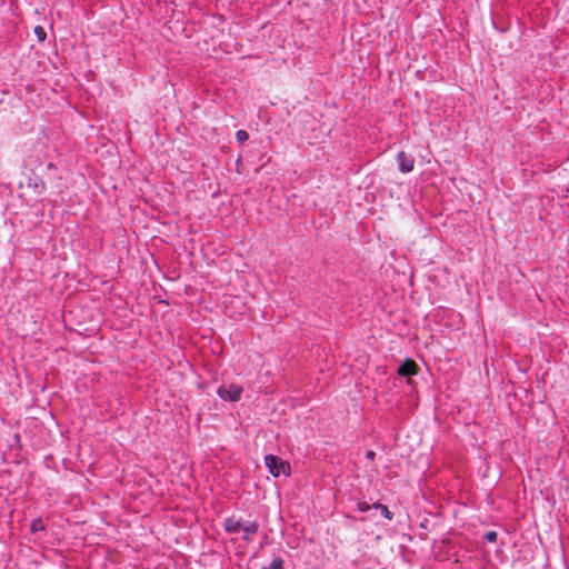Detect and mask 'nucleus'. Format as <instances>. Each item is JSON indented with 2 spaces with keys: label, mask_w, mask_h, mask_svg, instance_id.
Listing matches in <instances>:
<instances>
[{
  "label": "nucleus",
  "mask_w": 569,
  "mask_h": 569,
  "mask_svg": "<svg viewBox=\"0 0 569 569\" xmlns=\"http://www.w3.org/2000/svg\"><path fill=\"white\" fill-rule=\"evenodd\" d=\"M266 467L269 469V472L273 477H279L280 475L288 476L290 473V466L288 462L283 461L277 456L268 455L264 457Z\"/></svg>",
  "instance_id": "1"
},
{
  "label": "nucleus",
  "mask_w": 569,
  "mask_h": 569,
  "mask_svg": "<svg viewBox=\"0 0 569 569\" xmlns=\"http://www.w3.org/2000/svg\"><path fill=\"white\" fill-rule=\"evenodd\" d=\"M242 393V387L236 383L221 386L218 389V395L223 400L238 401Z\"/></svg>",
  "instance_id": "2"
},
{
  "label": "nucleus",
  "mask_w": 569,
  "mask_h": 569,
  "mask_svg": "<svg viewBox=\"0 0 569 569\" xmlns=\"http://www.w3.org/2000/svg\"><path fill=\"white\" fill-rule=\"evenodd\" d=\"M398 163L399 170L402 173H409L413 170L415 160L411 156L407 154L405 151H401L398 154Z\"/></svg>",
  "instance_id": "3"
},
{
  "label": "nucleus",
  "mask_w": 569,
  "mask_h": 569,
  "mask_svg": "<svg viewBox=\"0 0 569 569\" xmlns=\"http://www.w3.org/2000/svg\"><path fill=\"white\" fill-rule=\"evenodd\" d=\"M418 366L412 359H406L398 369V373L403 377L417 375Z\"/></svg>",
  "instance_id": "4"
},
{
  "label": "nucleus",
  "mask_w": 569,
  "mask_h": 569,
  "mask_svg": "<svg viewBox=\"0 0 569 569\" xmlns=\"http://www.w3.org/2000/svg\"><path fill=\"white\" fill-rule=\"evenodd\" d=\"M243 539L250 540L253 535L259 530V525L256 521L242 522Z\"/></svg>",
  "instance_id": "5"
},
{
  "label": "nucleus",
  "mask_w": 569,
  "mask_h": 569,
  "mask_svg": "<svg viewBox=\"0 0 569 569\" xmlns=\"http://www.w3.org/2000/svg\"><path fill=\"white\" fill-rule=\"evenodd\" d=\"M223 526H224V529L227 532L237 533V532L241 531L242 522L232 517V518L226 519Z\"/></svg>",
  "instance_id": "6"
},
{
  "label": "nucleus",
  "mask_w": 569,
  "mask_h": 569,
  "mask_svg": "<svg viewBox=\"0 0 569 569\" xmlns=\"http://www.w3.org/2000/svg\"><path fill=\"white\" fill-rule=\"evenodd\" d=\"M373 508L379 509L381 515L387 518L388 520L392 519V512L389 511L388 507L385 505H381L379 502H376L372 505Z\"/></svg>",
  "instance_id": "7"
},
{
  "label": "nucleus",
  "mask_w": 569,
  "mask_h": 569,
  "mask_svg": "<svg viewBox=\"0 0 569 569\" xmlns=\"http://www.w3.org/2000/svg\"><path fill=\"white\" fill-rule=\"evenodd\" d=\"M31 532H38L44 530V525L41 519H36L30 525Z\"/></svg>",
  "instance_id": "8"
},
{
  "label": "nucleus",
  "mask_w": 569,
  "mask_h": 569,
  "mask_svg": "<svg viewBox=\"0 0 569 569\" xmlns=\"http://www.w3.org/2000/svg\"><path fill=\"white\" fill-rule=\"evenodd\" d=\"M33 31L40 42H43L46 40L47 32L43 29V27L37 26Z\"/></svg>",
  "instance_id": "9"
},
{
  "label": "nucleus",
  "mask_w": 569,
  "mask_h": 569,
  "mask_svg": "<svg viewBox=\"0 0 569 569\" xmlns=\"http://www.w3.org/2000/svg\"><path fill=\"white\" fill-rule=\"evenodd\" d=\"M270 569H284L283 559L280 557L274 558L270 563Z\"/></svg>",
  "instance_id": "10"
},
{
  "label": "nucleus",
  "mask_w": 569,
  "mask_h": 569,
  "mask_svg": "<svg viewBox=\"0 0 569 569\" xmlns=\"http://www.w3.org/2000/svg\"><path fill=\"white\" fill-rule=\"evenodd\" d=\"M236 138L237 140L240 142V143H243L244 141L248 140L249 138V134L247 131L244 130H238L237 133H236Z\"/></svg>",
  "instance_id": "11"
},
{
  "label": "nucleus",
  "mask_w": 569,
  "mask_h": 569,
  "mask_svg": "<svg viewBox=\"0 0 569 569\" xmlns=\"http://www.w3.org/2000/svg\"><path fill=\"white\" fill-rule=\"evenodd\" d=\"M497 538H498V533L493 530L491 531H488L485 533V539L488 541V542H496L497 541Z\"/></svg>",
  "instance_id": "12"
},
{
  "label": "nucleus",
  "mask_w": 569,
  "mask_h": 569,
  "mask_svg": "<svg viewBox=\"0 0 569 569\" xmlns=\"http://www.w3.org/2000/svg\"><path fill=\"white\" fill-rule=\"evenodd\" d=\"M372 506H370L368 502L366 501H361V502H358L357 505V509L360 511V512H367L368 510H370Z\"/></svg>",
  "instance_id": "13"
},
{
  "label": "nucleus",
  "mask_w": 569,
  "mask_h": 569,
  "mask_svg": "<svg viewBox=\"0 0 569 569\" xmlns=\"http://www.w3.org/2000/svg\"><path fill=\"white\" fill-rule=\"evenodd\" d=\"M367 457H368L369 459H371V460H372V459L375 458V452H373V451H371V450H370V451H368V452H367Z\"/></svg>",
  "instance_id": "14"
}]
</instances>
